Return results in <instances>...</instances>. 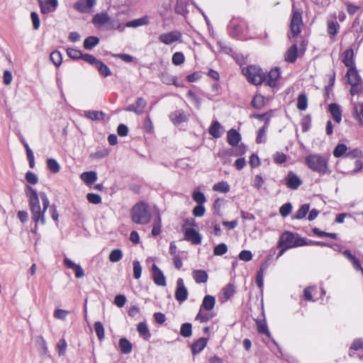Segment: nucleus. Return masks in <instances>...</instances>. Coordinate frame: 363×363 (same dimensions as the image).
Masks as SVG:
<instances>
[{
    "instance_id": "52",
    "label": "nucleus",
    "mask_w": 363,
    "mask_h": 363,
    "mask_svg": "<svg viewBox=\"0 0 363 363\" xmlns=\"http://www.w3.org/2000/svg\"><path fill=\"white\" fill-rule=\"evenodd\" d=\"M172 63L174 65H180L184 62V55L181 52H177L172 55Z\"/></svg>"
},
{
    "instance_id": "23",
    "label": "nucleus",
    "mask_w": 363,
    "mask_h": 363,
    "mask_svg": "<svg viewBox=\"0 0 363 363\" xmlns=\"http://www.w3.org/2000/svg\"><path fill=\"white\" fill-rule=\"evenodd\" d=\"M207 339L205 337H200L195 341L191 345V352L194 355L201 352L206 346Z\"/></svg>"
},
{
    "instance_id": "18",
    "label": "nucleus",
    "mask_w": 363,
    "mask_h": 363,
    "mask_svg": "<svg viewBox=\"0 0 363 363\" xmlns=\"http://www.w3.org/2000/svg\"><path fill=\"white\" fill-rule=\"evenodd\" d=\"M169 118L174 124H179L188 120V116L182 110H177L169 115Z\"/></svg>"
},
{
    "instance_id": "64",
    "label": "nucleus",
    "mask_w": 363,
    "mask_h": 363,
    "mask_svg": "<svg viewBox=\"0 0 363 363\" xmlns=\"http://www.w3.org/2000/svg\"><path fill=\"white\" fill-rule=\"evenodd\" d=\"M273 159L275 163L282 164L286 161V155L284 153L277 152L273 155Z\"/></svg>"
},
{
    "instance_id": "6",
    "label": "nucleus",
    "mask_w": 363,
    "mask_h": 363,
    "mask_svg": "<svg viewBox=\"0 0 363 363\" xmlns=\"http://www.w3.org/2000/svg\"><path fill=\"white\" fill-rule=\"evenodd\" d=\"M92 23L98 28L106 26V29H118L121 31L124 30V26L112 21L108 13H96L92 18Z\"/></svg>"
},
{
    "instance_id": "27",
    "label": "nucleus",
    "mask_w": 363,
    "mask_h": 363,
    "mask_svg": "<svg viewBox=\"0 0 363 363\" xmlns=\"http://www.w3.org/2000/svg\"><path fill=\"white\" fill-rule=\"evenodd\" d=\"M216 304V299L214 296L211 295H206L204 296L202 304L201 306V309H205L206 311L212 310Z\"/></svg>"
},
{
    "instance_id": "54",
    "label": "nucleus",
    "mask_w": 363,
    "mask_h": 363,
    "mask_svg": "<svg viewBox=\"0 0 363 363\" xmlns=\"http://www.w3.org/2000/svg\"><path fill=\"white\" fill-rule=\"evenodd\" d=\"M67 54L70 58H72L73 60H79V59H81L82 52L79 50H77V49L67 48Z\"/></svg>"
},
{
    "instance_id": "47",
    "label": "nucleus",
    "mask_w": 363,
    "mask_h": 363,
    "mask_svg": "<svg viewBox=\"0 0 363 363\" xmlns=\"http://www.w3.org/2000/svg\"><path fill=\"white\" fill-rule=\"evenodd\" d=\"M192 198L198 204H203L206 201L204 194L197 189L193 192Z\"/></svg>"
},
{
    "instance_id": "59",
    "label": "nucleus",
    "mask_w": 363,
    "mask_h": 363,
    "mask_svg": "<svg viewBox=\"0 0 363 363\" xmlns=\"http://www.w3.org/2000/svg\"><path fill=\"white\" fill-rule=\"evenodd\" d=\"M67 342L64 338L60 340V341L57 344V349L58 351V354L60 356H62L65 354L66 348H67Z\"/></svg>"
},
{
    "instance_id": "32",
    "label": "nucleus",
    "mask_w": 363,
    "mask_h": 363,
    "mask_svg": "<svg viewBox=\"0 0 363 363\" xmlns=\"http://www.w3.org/2000/svg\"><path fill=\"white\" fill-rule=\"evenodd\" d=\"M99 43V38L96 36H89L84 40V48L86 50H91Z\"/></svg>"
},
{
    "instance_id": "63",
    "label": "nucleus",
    "mask_w": 363,
    "mask_h": 363,
    "mask_svg": "<svg viewBox=\"0 0 363 363\" xmlns=\"http://www.w3.org/2000/svg\"><path fill=\"white\" fill-rule=\"evenodd\" d=\"M363 91V82L362 81L351 85L350 93L352 95L359 94Z\"/></svg>"
},
{
    "instance_id": "13",
    "label": "nucleus",
    "mask_w": 363,
    "mask_h": 363,
    "mask_svg": "<svg viewBox=\"0 0 363 363\" xmlns=\"http://www.w3.org/2000/svg\"><path fill=\"white\" fill-rule=\"evenodd\" d=\"M152 279L155 284L157 286H165L166 279L163 272L155 264H153L152 267Z\"/></svg>"
},
{
    "instance_id": "48",
    "label": "nucleus",
    "mask_w": 363,
    "mask_h": 363,
    "mask_svg": "<svg viewBox=\"0 0 363 363\" xmlns=\"http://www.w3.org/2000/svg\"><path fill=\"white\" fill-rule=\"evenodd\" d=\"M50 59L56 67H59L62 61V55L57 50L51 52L50 55Z\"/></svg>"
},
{
    "instance_id": "55",
    "label": "nucleus",
    "mask_w": 363,
    "mask_h": 363,
    "mask_svg": "<svg viewBox=\"0 0 363 363\" xmlns=\"http://www.w3.org/2000/svg\"><path fill=\"white\" fill-rule=\"evenodd\" d=\"M133 276L134 278L136 279H138L141 277L142 274V267L140 265V263L138 260L133 261Z\"/></svg>"
},
{
    "instance_id": "42",
    "label": "nucleus",
    "mask_w": 363,
    "mask_h": 363,
    "mask_svg": "<svg viewBox=\"0 0 363 363\" xmlns=\"http://www.w3.org/2000/svg\"><path fill=\"white\" fill-rule=\"evenodd\" d=\"M213 190L221 193H228L230 190V186L226 182L223 181L214 184Z\"/></svg>"
},
{
    "instance_id": "17",
    "label": "nucleus",
    "mask_w": 363,
    "mask_h": 363,
    "mask_svg": "<svg viewBox=\"0 0 363 363\" xmlns=\"http://www.w3.org/2000/svg\"><path fill=\"white\" fill-rule=\"evenodd\" d=\"M281 72L279 68L275 67L270 70L267 76H266L265 81L267 84L271 87L275 86L277 84V82L280 77Z\"/></svg>"
},
{
    "instance_id": "2",
    "label": "nucleus",
    "mask_w": 363,
    "mask_h": 363,
    "mask_svg": "<svg viewBox=\"0 0 363 363\" xmlns=\"http://www.w3.org/2000/svg\"><path fill=\"white\" fill-rule=\"evenodd\" d=\"M131 218L137 224L145 225L148 223L151 219L148 206L144 202L136 203L131 209Z\"/></svg>"
},
{
    "instance_id": "60",
    "label": "nucleus",
    "mask_w": 363,
    "mask_h": 363,
    "mask_svg": "<svg viewBox=\"0 0 363 363\" xmlns=\"http://www.w3.org/2000/svg\"><path fill=\"white\" fill-rule=\"evenodd\" d=\"M291 204L290 203H286L281 206L279 213L283 217H286L291 213Z\"/></svg>"
},
{
    "instance_id": "62",
    "label": "nucleus",
    "mask_w": 363,
    "mask_h": 363,
    "mask_svg": "<svg viewBox=\"0 0 363 363\" xmlns=\"http://www.w3.org/2000/svg\"><path fill=\"white\" fill-rule=\"evenodd\" d=\"M81 59L88 62L90 65H96L99 60H97L94 55L90 54H82Z\"/></svg>"
},
{
    "instance_id": "10",
    "label": "nucleus",
    "mask_w": 363,
    "mask_h": 363,
    "mask_svg": "<svg viewBox=\"0 0 363 363\" xmlns=\"http://www.w3.org/2000/svg\"><path fill=\"white\" fill-rule=\"evenodd\" d=\"M147 106V101L143 97H138L136 99L134 104L128 105L125 108V111L129 112H133L137 115H141L144 113V111Z\"/></svg>"
},
{
    "instance_id": "40",
    "label": "nucleus",
    "mask_w": 363,
    "mask_h": 363,
    "mask_svg": "<svg viewBox=\"0 0 363 363\" xmlns=\"http://www.w3.org/2000/svg\"><path fill=\"white\" fill-rule=\"evenodd\" d=\"M123 257V252L120 249H114L111 251L108 259L111 262H118Z\"/></svg>"
},
{
    "instance_id": "30",
    "label": "nucleus",
    "mask_w": 363,
    "mask_h": 363,
    "mask_svg": "<svg viewBox=\"0 0 363 363\" xmlns=\"http://www.w3.org/2000/svg\"><path fill=\"white\" fill-rule=\"evenodd\" d=\"M149 23V18L147 16H143L140 18L134 19L128 21L125 24V27L137 28L141 26L147 25Z\"/></svg>"
},
{
    "instance_id": "57",
    "label": "nucleus",
    "mask_w": 363,
    "mask_h": 363,
    "mask_svg": "<svg viewBox=\"0 0 363 363\" xmlns=\"http://www.w3.org/2000/svg\"><path fill=\"white\" fill-rule=\"evenodd\" d=\"M86 199L89 203L93 204H99L101 203V197L96 194L89 193L86 195Z\"/></svg>"
},
{
    "instance_id": "28",
    "label": "nucleus",
    "mask_w": 363,
    "mask_h": 363,
    "mask_svg": "<svg viewBox=\"0 0 363 363\" xmlns=\"http://www.w3.org/2000/svg\"><path fill=\"white\" fill-rule=\"evenodd\" d=\"M137 330L140 337H142L144 340H148L150 339L151 334L145 323H139L137 325Z\"/></svg>"
},
{
    "instance_id": "20",
    "label": "nucleus",
    "mask_w": 363,
    "mask_h": 363,
    "mask_svg": "<svg viewBox=\"0 0 363 363\" xmlns=\"http://www.w3.org/2000/svg\"><path fill=\"white\" fill-rule=\"evenodd\" d=\"M208 133L213 138H218L223 135V129L220 123L217 121H215L209 127Z\"/></svg>"
},
{
    "instance_id": "3",
    "label": "nucleus",
    "mask_w": 363,
    "mask_h": 363,
    "mask_svg": "<svg viewBox=\"0 0 363 363\" xmlns=\"http://www.w3.org/2000/svg\"><path fill=\"white\" fill-rule=\"evenodd\" d=\"M305 160L308 167L313 172L320 174H325L328 172V160L320 155H309Z\"/></svg>"
},
{
    "instance_id": "31",
    "label": "nucleus",
    "mask_w": 363,
    "mask_h": 363,
    "mask_svg": "<svg viewBox=\"0 0 363 363\" xmlns=\"http://www.w3.org/2000/svg\"><path fill=\"white\" fill-rule=\"evenodd\" d=\"M132 344L131 342L125 337L120 339L119 340V348L121 353L127 354L130 353L132 351Z\"/></svg>"
},
{
    "instance_id": "22",
    "label": "nucleus",
    "mask_w": 363,
    "mask_h": 363,
    "mask_svg": "<svg viewBox=\"0 0 363 363\" xmlns=\"http://www.w3.org/2000/svg\"><path fill=\"white\" fill-rule=\"evenodd\" d=\"M298 48L296 43H294L286 52L284 59L286 62L294 63L297 58Z\"/></svg>"
},
{
    "instance_id": "4",
    "label": "nucleus",
    "mask_w": 363,
    "mask_h": 363,
    "mask_svg": "<svg viewBox=\"0 0 363 363\" xmlns=\"http://www.w3.org/2000/svg\"><path fill=\"white\" fill-rule=\"evenodd\" d=\"M306 245H308V242L304 238L288 231L282 233L278 242L279 247L285 246L286 248L289 249Z\"/></svg>"
},
{
    "instance_id": "35",
    "label": "nucleus",
    "mask_w": 363,
    "mask_h": 363,
    "mask_svg": "<svg viewBox=\"0 0 363 363\" xmlns=\"http://www.w3.org/2000/svg\"><path fill=\"white\" fill-rule=\"evenodd\" d=\"M96 68L98 69L99 72L104 77H108L111 75V71L104 63L101 61L99 60L96 65H95Z\"/></svg>"
},
{
    "instance_id": "16",
    "label": "nucleus",
    "mask_w": 363,
    "mask_h": 363,
    "mask_svg": "<svg viewBox=\"0 0 363 363\" xmlns=\"http://www.w3.org/2000/svg\"><path fill=\"white\" fill-rule=\"evenodd\" d=\"M64 264L67 268L72 269L74 271L76 278L79 279L84 276V270L81 266L75 264L70 259L65 257L64 259Z\"/></svg>"
},
{
    "instance_id": "29",
    "label": "nucleus",
    "mask_w": 363,
    "mask_h": 363,
    "mask_svg": "<svg viewBox=\"0 0 363 363\" xmlns=\"http://www.w3.org/2000/svg\"><path fill=\"white\" fill-rule=\"evenodd\" d=\"M84 116L91 121H102L105 114L104 112L99 111H85Z\"/></svg>"
},
{
    "instance_id": "9",
    "label": "nucleus",
    "mask_w": 363,
    "mask_h": 363,
    "mask_svg": "<svg viewBox=\"0 0 363 363\" xmlns=\"http://www.w3.org/2000/svg\"><path fill=\"white\" fill-rule=\"evenodd\" d=\"M96 0H78L74 4V9L81 13H88L92 11Z\"/></svg>"
},
{
    "instance_id": "14",
    "label": "nucleus",
    "mask_w": 363,
    "mask_h": 363,
    "mask_svg": "<svg viewBox=\"0 0 363 363\" xmlns=\"http://www.w3.org/2000/svg\"><path fill=\"white\" fill-rule=\"evenodd\" d=\"M40 11L43 13H49L54 11L58 5L57 0H38Z\"/></svg>"
},
{
    "instance_id": "44",
    "label": "nucleus",
    "mask_w": 363,
    "mask_h": 363,
    "mask_svg": "<svg viewBox=\"0 0 363 363\" xmlns=\"http://www.w3.org/2000/svg\"><path fill=\"white\" fill-rule=\"evenodd\" d=\"M192 326L189 323H183L180 328V334L184 337H189L192 334Z\"/></svg>"
},
{
    "instance_id": "15",
    "label": "nucleus",
    "mask_w": 363,
    "mask_h": 363,
    "mask_svg": "<svg viewBox=\"0 0 363 363\" xmlns=\"http://www.w3.org/2000/svg\"><path fill=\"white\" fill-rule=\"evenodd\" d=\"M184 235L185 240L191 242L194 245H199L201 242V235L198 231L193 228H186Z\"/></svg>"
},
{
    "instance_id": "8",
    "label": "nucleus",
    "mask_w": 363,
    "mask_h": 363,
    "mask_svg": "<svg viewBox=\"0 0 363 363\" xmlns=\"http://www.w3.org/2000/svg\"><path fill=\"white\" fill-rule=\"evenodd\" d=\"M182 38V35L180 31L172 30L169 33L160 34L158 37V39L161 43L165 45H170L177 41L181 42Z\"/></svg>"
},
{
    "instance_id": "56",
    "label": "nucleus",
    "mask_w": 363,
    "mask_h": 363,
    "mask_svg": "<svg viewBox=\"0 0 363 363\" xmlns=\"http://www.w3.org/2000/svg\"><path fill=\"white\" fill-rule=\"evenodd\" d=\"M213 316L210 315L208 313H203L202 309L200 308L198 314L196 316V320L200 321L201 323H206L210 319H211Z\"/></svg>"
},
{
    "instance_id": "61",
    "label": "nucleus",
    "mask_w": 363,
    "mask_h": 363,
    "mask_svg": "<svg viewBox=\"0 0 363 363\" xmlns=\"http://www.w3.org/2000/svg\"><path fill=\"white\" fill-rule=\"evenodd\" d=\"M235 293V286L229 284H228L223 290V296L226 299H229Z\"/></svg>"
},
{
    "instance_id": "51",
    "label": "nucleus",
    "mask_w": 363,
    "mask_h": 363,
    "mask_svg": "<svg viewBox=\"0 0 363 363\" xmlns=\"http://www.w3.org/2000/svg\"><path fill=\"white\" fill-rule=\"evenodd\" d=\"M94 330L98 338L101 340L104 337V328L102 323L97 321L94 323Z\"/></svg>"
},
{
    "instance_id": "33",
    "label": "nucleus",
    "mask_w": 363,
    "mask_h": 363,
    "mask_svg": "<svg viewBox=\"0 0 363 363\" xmlns=\"http://www.w3.org/2000/svg\"><path fill=\"white\" fill-rule=\"evenodd\" d=\"M81 179L86 184H91L97 180V174L95 172H83Z\"/></svg>"
},
{
    "instance_id": "49",
    "label": "nucleus",
    "mask_w": 363,
    "mask_h": 363,
    "mask_svg": "<svg viewBox=\"0 0 363 363\" xmlns=\"http://www.w3.org/2000/svg\"><path fill=\"white\" fill-rule=\"evenodd\" d=\"M312 231L314 234H315L316 235H318L319 237H327V238H330L333 240H336L337 238V235L336 233H326V232L320 230L318 228H313L312 230Z\"/></svg>"
},
{
    "instance_id": "5",
    "label": "nucleus",
    "mask_w": 363,
    "mask_h": 363,
    "mask_svg": "<svg viewBox=\"0 0 363 363\" xmlns=\"http://www.w3.org/2000/svg\"><path fill=\"white\" fill-rule=\"evenodd\" d=\"M242 73L249 82L255 85L261 84L263 82H265V73L258 67L251 65L243 68Z\"/></svg>"
},
{
    "instance_id": "45",
    "label": "nucleus",
    "mask_w": 363,
    "mask_h": 363,
    "mask_svg": "<svg viewBox=\"0 0 363 363\" xmlns=\"http://www.w3.org/2000/svg\"><path fill=\"white\" fill-rule=\"evenodd\" d=\"M347 147L345 144H338L333 150L335 157H340L347 154Z\"/></svg>"
},
{
    "instance_id": "21",
    "label": "nucleus",
    "mask_w": 363,
    "mask_h": 363,
    "mask_svg": "<svg viewBox=\"0 0 363 363\" xmlns=\"http://www.w3.org/2000/svg\"><path fill=\"white\" fill-rule=\"evenodd\" d=\"M241 140L240 134L235 129H230L227 133L228 143L232 146H236Z\"/></svg>"
},
{
    "instance_id": "36",
    "label": "nucleus",
    "mask_w": 363,
    "mask_h": 363,
    "mask_svg": "<svg viewBox=\"0 0 363 363\" xmlns=\"http://www.w3.org/2000/svg\"><path fill=\"white\" fill-rule=\"evenodd\" d=\"M256 325L257 331L260 334H264L268 337L271 336V334L268 330L265 320H257Z\"/></svg>"
},
{
    "instance_id": "26",
    "label": "nucleus",
    "mask_w": 363,
    "mask_h": 363,
    "mask_svg": "<svg viewBox=\"0 0 363 363\" xmlns=\"http://www.w3.org/2000/svg\"><path fill=\"white\" fill-rule=\"evenodd\" d=\"M329 111L332 115L333 119L337 123H340L342 121V111L340 106L337 104H331L329 105Z\"/></svg>"
},
{
    "instance_id": "7",
    "label": "nucleus",
    "mask_w": 363,
    "mask_h": 363,
    "mask_svg": "<svg viewBox=\"0 0 363 363\" xmlns=\"http://www.w3.org/2000/svg\"><path fill=\"white\" fill-rule=\"evenodd\" d=\"M303 20L301 13L293 6L290 21V33L288 34L289 38L298 35L301 32Z\"/></svg>"
},
{
    "instance_id": "1",
    "label": "nucleus",
    "mask_w": 363,
    "mask_h": 363,
    "mask_svg": "<svg viewBox=\"0 0 363 363\" xmlns=\"http://www.w3.org/2000/svg\"><path fill=\"white\" fill-rule=\"evenodd\" d=\"M26 194L28 198L31 218L35 223L32 232L36 234L38 225H45L46 223L45 212L50 206V201L45 193L40 192L38 196L37 191L29 185L26 186Z\"/></svg>"
},
{
    "instance_id": "43",
    "label": "nucleus",
    "mask_w": 363,
    "mask_h": 363,
    "mask_svg": "<svg viewBox=\"0 0 363 363\" xmlns=\"http://www.w3.org/2000/svg\"><path fill=\"white\" fill-rule=\"evenodd\" d=\"M310 208L309 204H303L302 205L300 208L296 211V214L294 216V218L295 219H302L303 218L307 213L308 212Z\"/></svg>"
},
{
    "instance_id": "38",
    "label": "nucleus",
    "mask_w": 363,
    "mask_h": 363,
    "mask_svg": "<svg viewBox=\"0 0 363 363\" xmlns=\"http://www.w3.org/2000/svg\"><path fill=\"white\" fill-rule=\"evenodd\" d=\"M162 228V218L161 216L158 214L155 218L152 229V235L153 236H157L161 233Z\"/></svg>"
},
{
    "instance_id": "58",
    "label": "nucleus",
    "mask_w": 363,
    "mask_h": 363,
    "mask_svg": "<svg viewBox=\"0 0 363 363\" xmlns=\"http://www.w3.org/2000/svg\"><path fill=\"white\" fill-rule=\"evenodd\" d=\"M238 257L240 260L248 262L252 259V254L251 251L244 250L239 253Z\"/></svg>"
},
{
    "instance_id": "12",
    "label": "nucleus",
    "mask_w": 363,
    "mask_h": 363,
    "mask_svg": "<svg viewBox=\"0 0 363 363\" xmlns=\"http://www.w3.org/2000/svg\"><path fill=\"white\" fill-rule=\"evenodd\" d=\"M285 184L289 189L296 190L302 184V180L294 172L291 171L285 177Z\"/></svg>"
},
{
    "instance_id": "39",
    "label": "nucleus",
    "mask_w": 363,
    "mask_h": 363,
    "mask_svg": "<svg viewBox=\"0 0 363 363\" xmlns=\"http://www.w3.org/2000/svg\"><path fill=\"white\" fill-rule=\"evenodd\" d=\"M298 109L300 111H305L308 107V99L305 94H301L297 99Z\"/></svg>"
},
{
    "instance_id": "11",
    "label": "nucleus",
    "mask_w": 363,
    "mask_h": 363,
    "mask_svg": "<svg viewBox=\"0 0 363 363\" xmlns=\"http://www.w3.org/2000/svg\"><path fill=\"white\" fill-rule=\"evenodd\" d=\"M188 290L185 287L184 280L182 278H179L177 281V288L175 291V298L182 303L187 299Z\"/></svg>"
},
{
    "instance_id": "19",
    "label": "nucleus",
    "mask_w": 363,
    "mask_h": 363,
    "mask_svg": "<svg viewBox=\"0 0 363 363\" xmlns=\"http://www.w3.org/2000/svg\"><path fill=\"white\" fill-rule=\"evenodd\" d=\"M346 78L348 84L350 85L362 81L355 67H351L348 69L346 74Z\"/></svg>"
},
{
    "instance_id": "34",
    "label": "nucleus",
    "mask_w": 363,
    "mask_h": 363,
    "mask_svg": "<svg viewBox=\"0 0 363 363\" xmlns=\"http://www.w3.org/2000/svg\"><path fill=\"white\" fill-rule=\"evenodd\" d=\"M159 77L164 84L178 86L177 84V78L167 72H162Z\"/></svg>"
},
{
    "instance_id": "37",
    "label": "nucleus",
    "mask_w": 363,
    "mask_h": 363,
    "mask_svg": "<svg viewBox=\"0 0 363 363\" xmlns=\"http://www.w3.org/2000/svg\"><path fill=\"white\" fill-rule=\"evenodd\" d=\"M48 169L53 174H56L60 170V165L57 161L52 158H49L46 161Z\"/></svg>"
},
{
    "instance_id": "41",
    "label": "nucleus",
    "mask_w": 363,
    "mask_h": 363,
    "mask_svg": "<svg viewBox=\"0 0 363 363\" xmlns=\"http://www.w3.org/2000/svg\"><path fill=\"white\" fill-rule=\"evenodd\" d=\"M251 105L256 109H261L264 106V98L262 95H255L251 101Z\"/></svg>"
},
{
    "instance_id": "24",
    "label": "nucleus",
    "mask_w": 363,
    "mask_h": 363,
    "mask_svg": "<svg viewBox=\"0 0 363 363\" xmlns=\"http://www.w3.org/2000/svg\"><path fill=\"white\" fill-rule=\"evenodd\" d=\"M353 56V50L351 48L346 50L342 54V62L346 67H349V69L355 67Z\"/></svg>"
},
{
    "instance_id": "50",
    "label": "nucleus",
    "mask_w": 363,
    "mask_h": 363,
    "mask_svg": "<svg viewBox=\"0 0 363 363\" xmlns=\"http://www.w3.org/2000/svg\"><path fill=\"white\" fill-rule=\"evenodd\" d=\"M354 110L359 122L363 124V104H356L354 106Z\"/></svg>"
},
{
    "instance_id": "25",
    "label": "nucleus",
    "mask_w": 363,
    "mask_h": 363,
    "mask_svg": "<svg viewBox=\"0 0 363 363\" xmlns=\"http://www.w3.org/2000/svg\"><path fill=\"white\" fill-rule=\"evenodd\" d=\"M194 279L197 284H203L208 281V275L204 270L196 269L192 272Z\"/></svg>"
},
{
    "instance_id": "53",
    "label": "nucleus",
    "mask_w": 363,
    "mask_h": 363,
    "mask_svg": "<svg viewBox=\"0 0 363 363\" xmlns=\"http://www.w3.org/2000/svg\"><path fill=\"white\" fill-rule=\"evenodd\" d=\"M228 251V247L224 243H220L216 245L213 249V254L217 256H221L225 254Z\"/></svg>"
},
{
    "instance_id": "46",
    "label": "nucleus",
    "mask_w": 363,
    "mask_h": 363,
    "mask_svg": "<svg viewBox=\"0 0 363 363\" xmlns=\"http://www.w3.org/2000/svg\"><path fill=\"white\" fill-rule=\"evenodd\" d=\"M339 27V24L335 21H329L328 23V32L332 38H334L337 33Z\"/></svg>"
}]
</instances>
